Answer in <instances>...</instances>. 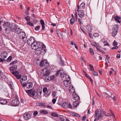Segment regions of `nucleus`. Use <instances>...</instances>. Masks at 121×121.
Returning a JSON list of instances; mask_svg holds the SVG:
<instances>
[{
	"label": "nucleus",
	"instance_id": "nucleus-8",
	"mask_svg": "<svg viewBox=\"0 0 121 121\" xmlns=\"http://www.w3.org/2000/svg\"><path fill=\"white\" fill-rule=\"evenodd\" d=\"M23 118L25 120H27L31 118V115L28 113H26L24 114Z\"/></svg>",
	"mask_w": 121,
	"mask_h": 121
},
{
	"label": "nucleus",
	"instance_id": "nucleus-22",
	"mask_svg": "<svg viewBox=\"0 0 121 121\" xmlns=\"http://www.w3.org/2000/svg\"><path fill=\"white\" fill-rule=\"evenodd\" d=\"M78 101H76L73 102V108L74 109V108L75 107H77V106L78 105Z\"/></svg>",
	"mask_w": 121,
	"mask_h": 121
},
{
	"label": "nucleus",
	"instance_id": "nucleus-23",
	"mask_svg": "<svg viewBox=\"0 0 121 121\" xmlns=\"http://www.w3.org/2000/svg\"><path fill=\"white\" fill-rule=\"evenodd\" d=\"M39 112L42 114H47L48 112L46 110H42L40 111Z\"/></svg>",
	"mask_w": 121,
	"mask_h": 121
},
{
	"label": "nucleus",
	"instance_id": "nucleus-18",
	"mask_svg": "<svg viewBox=\"0 0 121 121\" xmlns=\"http://www.w3.org/2000/svg\"><path fill=\"white\" fill-rule=\"evenodd\" d=\"M80 12L78 13L79 17L81 18H83L84 16V14L83 13V11L82 10H80Z\"/></svg>",
	"mask_w": 121,
	"mask_h": 121
},
{
	"label": "nucleus",
	"instance_id": "nucleus-16",
	"mask_svg": "<svg viewBox=\"0 0 121 121\" xmlns=\"http://www.w3.org/2000/svg\"><path fill=\"white\" fill-rule=\"evenodd\" d=\"M63 84L66 86H68L70 84L69 80H67L64 81L63 82Z\"/></svg>",
	"mask_w": 121,
	"mask_h": 121
},
{
	"label": "nucleus",
	"instance_id": "nucleus-47",
	"mask_svg": "<svg viewBox=\"0 0 121 121\" xmlns=\"http://www.w3.org/2000/svg\"><path fill=\"white\" fill-rule=\"evenodd\" d=\"M21 75H19V74L17 75V76L16 77V78L18 79H19L20 78H21Z\"/></svg>",
	"mask_w": 121,
	"mask_h": 121
},
{
	"label": "nucleus",
	"instance_id": "nucleus-40",
	"mask_svg": "<svg viewBox=\"0 0 121 121\" xmlns=\"http://www.w3.org/2000/svg\"><path fill=\"white\" fill-rule=\"evenodd\" d=\"M85 4L83 2L80 5L79 7L81 8H84L85 5Z\"/></svg>",
	"mask_w": 121,
	"mask_h": 121
},
{
	"label": "nucleus",
	"instance_id": "nucleus-36",
	"mask_svg": "<svg viewBox=\"0 0 121 121\" xmlns=\"http://www.w3.org/2000/svg\"><path fill=\"white\" fill-rule=\"evenodd\" d=\"M51 115L53 116L56 117H58L59 116L57 113L56 112H53L51 113Z\"/></svg>",
	"mask_w": 121,
	"mask_h": 121
},
{
	"label": "nucleus",
	"instance_id": "nucleus-52",
	"mask_svg": "<svg viewBox=\"0 0 121 121\" xmlns=\"http://www.w3.org/2000/svg\"><path fill=\"white\" fill-rule=\"evenodd\" d=\"M114 30V31L113 32V34H114V35H116L118 31H116L115 30Z\"/></svg>",
	"mask_w": 121,
	"mask_h": 121
},
{
	"label": "nucleus",
	"instance_id": "nucleus-63",
	"mask_svg": "<svg viewBox=\"0 0 121 121\" xmlns=\"http://www.w3.org/2000/svg\"><path fill=\"white\" fill-rule=\"evenodd\" d=\"M56 101V100L55 99H53L52 100V102L53 104L55 103Z\"/></svg>",
	"mask_w": 121,
	"mask_h": 121
},
{
	"label": "nucleus",
	"instance_id": "nucleus-49",
	"mask_svg": "<svg viewBox=\"0 0 121 121\" xmlns=\"http://www.w3.org/2000/svg\"><path fill=\"white\" fill-rule=\"evenodd\" d=\"M89 52L91 53L92 54H94V52L92 49L91 48H90L89 50Z\"/></svg>",
	"mask_w": 121,
	"mask_h": 121
},
{
	"label": "nucleus",
	"instance_id": "nucleus-44",
	"mask_svg": "<svg viewBox=\"0 0 121 121\" xmlns=\"http://www.w3.org/2000/svg\"><path fill=\"white\" fill-rule=\"evenodd\" d=\"M40 26H36L35 28V30L36 31H37L39 30L40 28Z\"/></svg>",
	"mask_w": 121,
	"mask_h": 121
},
{
	"label": "nucleus",
	"instance_id": "nucleus-58",
	"mask_svg": "<svg viewBox=\"0 0 121 121\" xmlns=\"http://www.w3.org/2000/svg\"><path fill=\"white\" fill-rule=\"evenodd\" d=\"M21 79H22V80L23 81H24L27 79V77H23Z\"/></svg>",
	"mask_w": 121,
	"mask_h": 121
},
{
	"label": "nucleus",
	"instance_id": "nucleus-41",
	"mask_svg": "<svg viewBox=\"0 0 121 121\" xmlns=\"http://www.w3.org/2000/svg\"><path fill=\"white\" fill-rule=\"evenodd\" d=\"M89 66L90 68L91 69H90V70L92 71H94V69L92 65L91 64H89Z\"/></svg>",
	"mask_w": 121,
	"mask_h": 121
},
{
	"label": "nucleus",
	"instance_id": "nucleus-37",
	"mask_svg": "<svg viewBox=\"0 0 121 121\" xmlns=\"http://www.w3.org/2000/svg\"><path fill=\"white\" fill-rule=\"evenodd\" d=\"M11 31V30L10 28H7L5 29V32L7 33H9Z\"/></svg>",
	"mask_w": 121,
	"mask_h": 121
},
{
	"label": "nucleus",
	"instance_id": "nucleus-5",
	"mask_svg": "<svg viewBox=\"0 0 121 121\" xmlns=\"http://www.w3.org/2000/svg\"><path fill=\"white\" fill-rule=\"evenodd\" d=\"M63 107L65 108H70L72 109H73L71 104L66 102L63 103L62 104Z\"/></svg>",
	"mask_w": 121,
	"mask_h": 121
},
{
	"label": "nucleus",
	"instance_id": "nucleus-54",
	"mask_svg": "<svg viewBox=\"0 0 121 121\" xmlns=\"http://www.w3.org/2000/svg\"><path fill=\"white\" fill-rule=\"evenodd\" d=\"M56 33H57V35L58 34H59L61 32V31L60 30H59L58 29H57L56 30Z\"/></svg>",
	"mask_w": 121,
	"mask_h": 121
},
{
	"label": "nucleus",
	"instance_id": "nucleus-29",
	"mask_svg": "<svg viewBox=\"0 0 121 121\" xmlns=\"http://www.w3.org/2000/svg\"><path fill=\"white\" fill-rule=\"evenodd\" d=\"M73 97L75 99L77 100H79L80 99L79 97L77 95L75 94L73 95Z\"/></svg>",
	"mask_w": 121,
	"mask_h": 121
},
{
	"label": "nucleus",
	"instance_id": "nucleus-25",
	"mask_svg": "<svg viewBox=\"0 0 121 121\" xmlns=\"http://www.w3.org/2000/svg\"><path fill=\"white\" fill-rule=\"evenodd\" d=\"M37 105L38 106H42L44 107H45L46 106L45 103H42L40 102L37 103Z\"/></svg>",
	"mask_w": 121,
	"mask_h": 121
},
{
	"label": "nucleus",
	"instance_id": "nucleus-64",
	"mask_svg": "<svg viewBox=\"0 0 121 121\" xmlns=\"http://www.w3.org/2000/svg\"><path fill=\"white\" fill-rule=\"evenodd\" d=\"M88 79H89L90 80L91 82L92 83H93V80L92 79H91V78L90 77H88Z\"/></svg>",
	"mask_w": 121,
	"mask_h": 121
},
{
	"label": "nucleus",
	"instance_id": "nucleus-10",
	"mask_svg": "<svg viewBox=\"0 0 121 121\" xmlns=\"http://www.w3.org/2000/svg\"><path fill=\"white\" fill-rule=\"evenodd\" d=\"M17 27L16 26L15 24H12L10 27V29H11V31L12 32H14Z\"/></svg>",
	"mask_w": 121,
	"mask_h": 121
},
{
	"label": "nucleus",
	"instance_id": "nucleus-17",
	"mask_svg": "<svg viewBox=\"0 0 121 121\" xmlns=\"http://www.w3.org/2000/svg\"><path fill=\"white\" fill-rule=\"evenodd\" d=\"M69 91L71 93L73 94L75 92V90L73 86H70L69 88Z\"/></svg>",
	"mask_w": 121,
	"mask_h": 121
},
{
	"label": "nucleus",
	"instance_id": "nucleus-51",
	"mask_svg": "<svg viewBox=\"0 0 121 121\" xmlns=\"http://www.w3.org/2000/svg\"><path fill=\"white\" fill-rule=\"evenodd\" d=\"M26 82L22 83L21 85L23 87H24L25 86L26 87Z\"/></svg>",
	"mask_w": 121,
	"mask_h": 121
},
{
	"label": "nucleus",
	"instance_id": "nucleus-24",
	"mask_svg": "<svg viewBox=\"0 0 121 121\" xmlns=\"http://www.w3.org/2000/svg\"><path fill=\"white\" fill-rule=\"evenodd\" d=\"M17 68V66H12L10 68L9 70L11 71H14L16 70Z\"/></svg>",
	"mask_w": 121,
	"mask_h": 121
},
{
	"label": "nucleus",
	"instance_id": "nucleus-1",
	"mask_svg": "<svg viewBox=\"0 0 121 121\" xmlns=\"http://www.w3.org/2000/svg\"><path fill=\"white\" fill-rule=\"evenodd\" d=\"M36 46L35 49L34 50H35V52L36 54L39 55L42 53V52H45L46 46L42 43L39 42Z\"/></svg>",
	"mask_w": 121,
	"mask_h": 121
},
{
	"label": "nucleus",
	"instance_id": "nucleus-34",
	"mask_svg": "<svg viewBox=\"0 0 121 121\" xmlns=\"http://www.w3.org/2000/svg\"><path fill=\"white\" fill-rule=\"evenodd\" d=\"M87 30L89 31H91L92 30L91 27L90 26L87 25L86 27Z\"/></svg>",
	"mask_w": 121,
	"mask_h": 121
},
{
	"label": "nucleus",
	"instance_id": "nucleus-12",
	"mask_svg": "<svg viewBox=\"0 0 121 121\" xmlns=\"http://www.w3.org/2000/svg\"><path fill=\"white\" fill-rule=\"evenodd\" d=\"M26 85L27 88L30 89L32 88V87L33 84L31 82H27Z\"/></svg>",
	"mask_w": 121,
	"mask_h": 121
},
{
	"label": "nucleus",
	"instance_id": "nucleus-14",
	"mask_svg": "<svg viewBox=\"0 0 121 121\" xmlns=\"http://www.w3.org/2000/svg\"><path fill=\"white\" fill-rule=\"evenodd\" d=\"M3 26L5 28L9 27L10 26V23L9 22H4V24H3Z\"/></svg>",
	"mask_w": 121,
	"mask_h": 121
},
{
	"label": "nucleus",
	"instance_id": "nucleus-19",
	"mask_svg": "<svg viewBox=\"0 0 121 121\" xmlns=\"http://www.w3.org/2000/svg\"><path fill=\"white\" fill-rule=\"evenodd\" d=\"M62 71L63 69L62 70L60 69L57 71L56 73V75L57 76H58L59 74L60 73V76L61 77H62Z\"/></svg>",
	"mask_w": 121,
	"mask_h": 121
},
{
	"label": "nucleus",
	"instance_id": "nucleus-55",
	"mask_svg": "<svg viewBox=\"0 0 121 121\" xmlns=\"http://www.w3.org/2000/svg\"><path fill=\"white\" fill-rule=\"evenodd\" d=\"M60 119L62 121H64L65 120V118L61 116L60 117Z\"/></svg>",
	"mask_w": 121,
	"mask_h": 121
},
{
	"label": "nucleus",
	"instance_id": "nucleus-59",
	"mask_svg": "<svg viewBox=\"0 0 121 121\" xmlns=\"http://www.w3.org/2000/svg\"><path fill=\"white\" fill-rule=\"evenodd\" d=\"M78 22H79L80 25H82V21L81 20V19H78Z\"/></svg>",
	"mask_w": 121,
	"mask_h": 121
},
{
	"label": "nucleus",
	"instance_id": "nucleus-46",
	"mask_svg": "<svg viewBox=\"0 0 121 121\" xmlns=\"http://www.w3.org/2000/svg\"><path fill=\"white\" fill-rule=\"evenodd\" d=\"M99 35V34L97 33H94L93 35L94 37H98Z\"/></svg>",
	"mask_w": 121,
	"mask_h": 121
},
{
	"label": "nucleus",
	"instance_id": "nucleus-38",
	"mask_svg": "<svg viewBox=\"0 0 121 121\" xmlns=\"http://www.w3.org/2000/svg\"><path fill=\"white\" fill-rule=\"evenodd\" d=\"M57 35L59 36V37L60 38L62 39L63 37V35L62 34V33L61 32H60V33L59 34H58Z\"/></svg>",
	"mask_w": 121,
	"mask_h": 121
},
{
	"label": "nucleus",
	"instance_id": "nucleus-35",
	"mask_svg": "<svg viewBox=\"0 0 121 121\" xmlns=\"http://www.w3.org/2000/svg\"><path fill=\"white\" fill-rule=\"evenodd\" d=\"M118 26L117 25H114V26L113 30H116V31H118Z\"/></svg>",
	"mask_w": 121,
	"mask_h": 121
},
{
	"label": "nucleus",
	"instance_id": "nucleus-53",
	"mask_svg": "<svg viewBox=\"0 0 121 121\" xmlns=\"http://www.w3.org/2000/svg\"><path fill=\"white\" fill-rule=\"evenodd\" d=\"M38 114V112L37 111H35L33 113V115L34 116H36Z\"/></svg>",
	"mask_w": 121,
	"mask_h": 121
},
{
	"label": "nucleus",
	"instance_id": "nucleus-9",
	"mask_svg": "<svg viewBox=\"0 0 121 121\" xmlns=\"http://www.w3.org/2000/svg\"><path fill=\"white\" fill-rule=\"evenodd\" d=\"M20 103L19 102L17 99H14L12 102V104L15 106H18Z\"/></svg>",
	"mask_w": 121,
	"mask_h": 121
},
{
	"label": "nucleus",
	"instance_id": "nucleus-15",
	"mask_svg": "<svg viewBox=\"0 0 121 121\" xmlns=\"http://www.w3.org/2000/svg\"><path fill=\"white\" fill-rule=\"evenodd\" d=\"M7 101L6 99H2L0 100V104L2 105L6 104Z\"/></svg>",
	"mask_w": 121,
	"mask_h": 121
},
{
	"label": "nucleus",
	"instance_id": "nucleus-6",
	"mask_svg": "<svg viewBox=\"0 0 121 121\" xmlns=\"http://www.w3.org/2000/svg\"><path fill=\"white\" fill-rule=\"evenodd\" d=\"M41 73L42 74H43L44 76H47L50 74V73L48 72V70L46 68H45L43 69L42 70Z\"/></svg>",
	"mask_w": 121,
	"mask_h": 121
},
{
	"label": "nucleus",
	"instance_id": "nucleus-7",
	"mask_svg": "<svg viewBox=\"0 0 121 121\" xmlns=\"http://www.w3.org/2000/svg\"><path fill=\"white\" fill-rule=\"evenodd\" d=\"M18 37L20 39H23L26 37V34L25 32L22 31L19 34Z\"/></svg>",
	"mask_w": 121,
	"mask_h": 121
},
{
	"label": "nucleus",
	"instance_id": "nucleus-56",
	"mask_svg": "<svg viewBox=\"0 0 121 121\" xmlns=\"http://www.w3.org/2000/svg\"><path fill=\"white\" fill-rule=\"evenodd\" d=\"M113 45L114 46H117V43L115 40H114V42L113 43Z\"/></svg>",
	"mask_w": 121,
	"mask_h": 121
},
{
	"label": "nucleus",
	"instance_id": "nucleus-60",
	"mask_svg": "<svg viewBox=\"0 0 121 121\" xmlns=\"http://www.w3.org/2000/svg\"><path fill=\"white\" fill-rule=\"evenodd\" d=\"M80 29L85 34H86V32L84 31V30L82 27H81L80 28Z\"/></svg>",
	"mask_w": 121,
	"mask_h": 121
},
{
	"label": "nucleus",
	"instance_id": "nucleus-27",
	"mask_svg": "<svg viewBox=\"0 0 121 121\" xmlns=\"http://www.w3.org/2000/svg\"><path fill=\"white\" fill-rule=\"evenodd\" d=\"M103 97L104 98H110L109 95L108 94L105 93H103L102 95Z\"/></svg>",
	"mask_w": 121,
	"mask_h": 121
},
{
	"label": "nucleus",
	"instance_id": "nucleus-50",
	"mask_svg": "<svg viewBox=\"0 0 121 121\" xmlns=\"http://www.w3.org/2000/svg\"><path fill=\"white\" fill-rule=\"evenodd\" d=\"M4 58H0V62H3L5 61Z\"/></svg>",
	"mask_w": 121,
	"mask_h": 121
},
{
	"label": "nucleus",
	"instance_id": "nucleus-3",
	"mask_svg": "<svg viewBox=\"0 0 121 121\" xmlns=\"http://www.w3.org/2000/svg\"><path fill=\"white\" fill-rule=\"evenodd\" d=\"M35 38L33 37H31L27 41V43L28 45H31V47L33 49H35L36 47V46L39 42L34 41Z\"/></svg>",
	"mask_w": 121,
	"mask_h": 121
},
{
	"label": "nucleus",
	"instance_id": "nucleus-32",
	"mask_svg": "<svg viewBox=\"0 0 121 121\" xmlns=\"http://www.w3.org/2000/svg\"><path fill=\"white\" fill-rule=\"evenodd\" d=\"M17 60H15L13 61L12 63H11L10 64V65H12L13 66H16L17 65H16V64L17 63Z\"/></svg>",
	"mask_w": 121,
	"mask_h": 121
},
{
	"label": "nucleus",
	"instance_id": "nucleus-28",
	"mask_svg": "<svg viewBox=\"0 0 121 121\" xmlns=\"http://www.w3.org/2000/svg\"><path fill=\"white\" fill-rule=\"evenodd\" d=\"M100 112L99 114L98 115V118H97V120H98L100 118H101L103 116V112H101L100 111Z\"/></svg>",
	"mask_w": 121,
	"mask_h": 121
},
{
	"label": "nucleus",
	"instance_id": "nucleus-26",
	"mask_svg": "<svg viewBox=\"0 0 121 121\" xmlns=\"http://www.w3.org/2000/svg\"><path fill=\"white\" fill-rule=\"evenodd\" d=\"M101 41L104 43V46L108 45H109L107 42L104 39H102L101 40Z\"/></svg>",
	"mask_w": 121,
	"mask_h": 121
},
{
	"label": "nucleus",
	"instance_id": "nucleus-43",
	"mask_svg": "<svg viewBox=\"0 0 121 121\" xmlns=\"http://www.w3.org/2000/svg\"><path fill=\"white\" fill-rule=\"evenodd\" d=\"M1 77L3 79H7V78L5 74H3L1 75Z\"/></svg>",
	"mask_w": 121,
	"mask_h": 121
},
{
	"label": "nucleus",
	"instance_id": "nucleus-30",
	"mask_svg": "<svg viewBox=\"0 0 121 121\" xmlns=\"http://www.w3.org/2000/svg\"><path fill=\"white\" fill-rule=\"evenodd\" d=\"M112 17L114 18L115 21L117 20H120L121 19V17H120L118 16L117 15L116 16H113Z\"/></svg>",
	"mask_w": 121,
	"mask_h": 121
},
{
	"label": "nucleus",
	"instance_id": "nucleus-21",
	"mask_svg": "<svg viewBox=\"0 0 121 121\" xmlns=\"http://www.w3.org/2000/svg\"><path fill=\"white\" fill-rule=\"evenodd\" d=\"M21 30H22L20 28L17 27L15 31L16 33L17 34H19L22 31H21Z\"/></svg>",
	"mask_w": 121,
	"mask_h": 121
},
{
	"label": "nucleus",
	"instance_id": "nucleus-48",
	"mask_svg": "<svg viewBox=\"0 0 121 121\" xmlns=\"http://www.w3.org/2000/svg\"><path fill=\"white\" fill-rule=\"evenodd\" d=\"M25 19L27 21H29L30 20V17L28 16H27L25 17Z\"/></svg>",
	"mask_w": 121,
	"mask_h": 121
},
{
	"label": "nucleus",
	"instance_id": "nucleus-4",
	"mask_svg": "<svg viewBox=\"0 0 121 121\" xmlns=\"http://www.w3.org/2000/svg\"><path fill=\"white\" fill-rule=\"evenodd\" d=\"M41 67L43 66L45 68H47L49 66V63L48 62L45 60H42L40 63Z\"/></svg>",
	"mask_w": 121,
	"mask_h": 121
},
{
	"label": "nucleus",
	"instance_id": "nucleus-33",
	"mask_svg": "<svg viewBox=\"0 0 121 121\" xmlns=\"http://www.w3.org/2000/svg\"><path fill=\"white\" fill-rule=\"evenodd\" d=\"M99 110L98 109H97L95 111V115L94 117L95 118H97V116L99 112Z\"/></svg>",
	"mask_w": 121,
	"mask_h": 121
},
{
	"label": "nucleus",
	"instance_id": "nucleus-11",
	"mask_svg": "<svg viewBox=\"0 0 121 121\" xmlns=\"http://www.w3.org/2000/svg\"><path fill=\"white\" fill-rule=\"evenodd\" d=\"M58 63L61 66L64 65V62L60 57H59L58 58Z\"/></svg>",
	"mask_w": 121,
	"mask_h": 121
},
{
	"label": "nucleus",
	"instance_id": "nucleus-31",
	"mask_svg": "<svg viewBox=\"0 0 121 121\" xmlns=\"http://www.w3.org/2000/svg\"><path fill=\"white\" fill-rule=\"evenodd\" d=\"M11 73L15 77L17 76V75L19 74V73L17 71H13L11 72Z\"/></svg>",
	"mask_w": 121,
	"mask_h": 121
},
{
	"label": "nucleus",
	"instance_id": "nucleus-62",
	"mask_svg": "<svg viewBox=\"0 0 121 121\" xmlns=\"http://www.w3.org/2000/svg\"><path fill=\"white\" fill-rule=\"evenodd\" d=\"M56 92H53L52 93V95L53 97H55L56 96Z\"/></svg>",
	"mask_w": 121,
	"mask_h": 121
},
{
	"label": "nucleus",
	"instance_id": "nucleus-45",
	"mask_svg": "<svg viewBox=\"0 0 121 121\" xmlns=\"http://www.w3.org/2000/svg\"><path fill=\"white\" fill-rule=\"evenodd\" d=\"M27 24L28 25H30V26H34L33 24L31 22H28L27 23Z\"/></svg>",
	"mask_w": 121,
	"mask_h": 121
},
{
	"label": "nucleus",
	"instance_id": "nucleus-13",
	"mask_svg": "<svg viewBox=\"0 0 121 121\" xmlns=\"http://www.w3.org/2000/svg\"><path fill=\"white\" fill-rule=\"evenodd\" d=\"M7 56V52L5 51H4L1 53V56L2 58L5 59L6 57Z\"/></svg>",
	"mask_w": 121,
	"mask_h": 121
},
{
	"label": "nucleus",
	"instance_id": "nucleus-2",
	"mask_svg": "<svg viewBox=\"0 0 121 121\" xmlns=\"http://www.w3.org/2000/svg\"><path fill=\"white\" fill-rule=\"evenodd\" d=\"M40 92H38V91L36 92L35 91H33L31 89L26 91V92L27 93L28 95L30 97H32L35 99H37L42 93L41 90Z\"/></svg>",
	"mask_w": 121,
	"mask_h": 121
},
{
	"label": "nucleus",
	"instance_id": "nucleus-42",
	"mask_svg": "<svg viewBox=\"0 0 121 121\" xmlns=\"http://www.w3.org/2000/svg\"><path fill=\"white\" fill-rule=\"evenodd\" d=\"M12 57L11 56H9L7 59L6 61L7 62H10L11 60Z\"/></svg>",
	"mask_w": 121,
	"mask_h": 121
},
{
	"label": "nucleus",
	"instance_id": "nucleus-61",
	"mask_svg": "<svg viewBox=\"0 0 121 121\" xmlns=\"http://www.w3.org/2000/svg\"><path fill=\"white\" fill-rule=\"evenodd\" d=\"M93 74L95 76H97L98 75V73L96 71H94L93 73Z\"/></svg>",
	"mask_w": 121,
	"mask_h": 121
},
{
	"label": "nucleus",
	"instance_id": "nucleus-20",
	"mask_svg": "<svg viewBox=\"0 0 121 121\" xmlns=\"http://www.w3.org/2000/svg\"><path fill=\"white\" fill-rule=\"evenodd\" d=\"M40 23L42 25V29L43 30L45 29V23L43 20H40Z\"/></svg>",
	"mask_w": 121,
	"mask_h": 121
},
{
	"label": "nucleus",
	"instance_id": "nucleus-39",
	"mask_svg": "<svg viewBox=\"0 0 121 121\" xmlns=\"http://www.w3.org/2000/svg\"><path fill=\"white\" fill-rule=\"evenodd\" d=\"M75 21L74 19L73 18H71L70 20V24L71 25H73Z\"/></svg>",
	"mask_w": 121,
	"mask_h": 121
},
{
	"label": "nucleus",
	"instance_id": "nucleus-57",
	"mask_svg": "<svg viewBox=\"0 0 121 121\" xmlns=\"http://www.w3.org/2000/svg\"><path fill=\"white\" fill-rule=\"evenodd\" d=\"M47 90V88L46 87H45L43 88V91L44 92H45Z\"/></svg>",
	"mask_w": 121,
	"mask_h": 121
}]
</instances>
